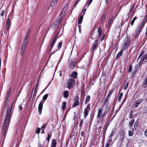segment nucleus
Listing matches in <instances>:
<instances>
[{
    "label": "nucleus",
    "instance_id": "obj_1",
    "mask_svg": "<svg viewBox=\"0 0 147 147\" xmlns=\"http://www.w3.org/2000/svg\"><path fill=\"white\" fill-rule=\"evenodd\" d=\"M14 102H12L10 109L9 106L7 107L6 115L5 118L4 123L3 124L9 126L10 124L11 115L12 114L11 111L12 108L14 107Z\"/></svg>",
    "mask_w": 147,
    "mask_h": 147
},
{
    "label": "nucleus",
    "instance_id": "obj_2",
    "mask_svg": "<svg viewBox=\"0 0 147 147\" xmlns=\"http://www.w3.org/2000/svg\"><path fill=\"white\" fill-rule=\"evenodd\" d=\"M147 22V16H145L144 18L142 19V22L138 26L136 30L135 38H138L139 35L144 28L146 23Z\"/></svg>",
    "mask_w": 147,
    "mask_h": 147
},
{
    "label": "nucleus",
    "instance_id": "obj_3",
    "mask_svg": "<svg viewBox=\"0 0 147 147\" xmlns=\"http://www.w3.org/2000/svg\"><path fill=\"white\" fill-rule=\"evenodd\" d=\"M9 126L3 124L2 126V133L1 135V147L4 144L5 138L7 134Z\"/></svg>",
    "mask_w": 147,
    "mask_h": 147
},
{
    "label": "nucleus",
    "instance_id": "obj_4",
    "mask_svg": "<svg viewBox=\"0 0 147 147\" xmlns=\"http://www.w3.org/2000/svg\"><path fill=\"white\" fill-rule=\"evenodd\" d=\"M75 84V80L72 78H70L68 80L67 88L70 89L73 88Z\"/></svg>",
    "mask_w": 147,
    "mask_h": 147
},
{
    "label": "nucleus",
    "instance_id": "obj_5",
    "mask_svg": "<svg viewBox=\"0 0 147 147\" xmlns=\"http://www.w3.org/2000/svg\"><path fill=\"white\" fill-rule=\"evenodd\" d=\"M130 43V38L127 36L126 39L125 40L122 50L126 49L128 47L129 44Z\"/></svg>",
    "mask_w": 147,
    "mask_h": 147
},
{
    "label": "nucleus",
    "instance_id": "obj_6",
    "mask_svg": "<svg viewBox=\"0 0 147 147\" xmlns=\"http://www.w3.org/2000/svg\"><path fill=\"white\" fill-rule=\"evenodd\" d=\"M27 42L25 40L24 41V42L22 46V49L21 51L20 55L22 56L24 53V51L26 49V47L27 44Z\"/></svg>",
    "mask_w": 147,
    "mask_h": 147
},
{
    "label": "nucleus",
    "instance_id": "obj_7",
    "mask_svg": "<svg viewBox=\"0 0 147 147\" xmlns=\"http://www.w3.org/2000/svg\"><path fill=\"white\" fill-rule=\"evenodd\" d=\"M79 98L78 96H76L74 98V102L73 104L72 107H75L79 105Z\"/></svg>",
    "mask_w": 147,
    "mask_h": 147
},
{
    "label": "nucleus",
    "instance_id": "obj_8",
    "mask_svg": "<svg viewBox=\"0 0 147 147\" xmlns=\"http://www.w3.org/2000/svg\"><path fill=\"white\" fill-rule=\"evenodd\" d=\"M69 68L73 69L76 67V62L75 60H71L69 62Z\"/></svg>",
    "mask_w": 147,
    "mask_h": 147
},
{
    "label": "nucleus",
    "instance_id": "obj_9",
    "mask_svg": "<svg viewBox=\"0 0 147 147\" xmlns=\"http://www.w3.org/2000/svg\"><path fill=\"white\" fill-rule=\"evenodd\" d=\"M98 39H96L94 44H93V48L92 50L93 52H94L95 51L96 49L98 47Z\"/></svg>",
    "mask_w": 147,
    "mask_h": 147
},
{
    "label": "nucleus",
    "instance_id": "obj_10",
    "mask_svg": "<svg viewBox=\"0 0 147 147\" xmlns=\"http://www.w3.org/2000/svg\"><path fill=\"white\" fill-rule=\"evenodd\" d=\"M45 101L42 100L40 103H39L38 106V110L39 113V115H40L42 113V108L43 104L44 103Z\"/></svg>",
    "mask_w": 147,
    "mask_h": 147
},
{
    "label": "nucleus",
    "instance_id": "obj_11",
    "mask_svg": "<svg viewBox=\"0 0 147 147\" xmlns=\"http://www.w3.org/2000/svg\"><path fill=\"white\" fill-rule=\"evenodd\" d=\"M140 61L142 63L143 62H144V63L147 62V53L142 57Z\"/></svg>",
    "mask_w": 147,
    "mask_h": 147
},
{
    "label": "nucleus",
    "instance_id": "obj_12",
    "mask_svg": "<svg viewBox=\"0 0 147 147\" xmlns=\"http://www.w3.org/2000/svg\"><path fill=\"white\" fill-rule=\"evenodd\" d=\"M106 14L104 13L101 16V23L102 24H103L106 21Z\"/></svg>",
    "mask_w": 147,
    "mask_h": 147
},
{
    "label": "nucleus",
    "instance_id": "obj_13",
    "mask_svg": "<svg viewBox=\"0 0 147 147\" xmlns=\"http://www.w3.org/2000/svg\"><path fill=\"white\" fill-rule=\"evenodd\" d=\"M69 92L67 90H65L63 92V96L65 98H67L69 96Z\"/></svg>",
    "mask_w": 147,
    "mask_h": 147
},
{
    "label": "nucleus",
    "instance_id": "obj_14",
    "mask_svg": "<svg viewBox=\"0 0 147 147\" xmlns=\"http://www.w3.org/2000/svg\"><path fill=\"white\" fill-rule=\"evenodd\" d=\"M102 109L101 108H100L98 111L97 115V118L99 119L100 118V117L102 115Z\"/></svg>",
    "mask_w": 147,
    "mask_h": 147
},
{
    "label": "nucleus",
    "instance_id": "obj_15",
    "mask_svg": "<svg viewBox=\"0 0 147 147\" xmlns=\"http://www.w3.org/2000/svg\"><path fill=\"white\" fill-rule=\"evenodd\" d=\"M142 84L143 87L145 88L147 87V76L143 80Z\"/></svg>",
    "mask_w": 147,
    "mask_h": 147
},
{
    "label": "nucleus",
    "instance_id": "obj_16",
    "mask_svg": "<svg viewBox=\"0 0 147 147\" xmlns=\"http://www.w3.org/2000/svg\"><path fill=\"white\" fill-rule=\"evenodd\" d=\"M57 144V140L55 139H53L52 141L51 147H56Z\"/></svg>",
    "mask_w": 147,
    "mask_h": 147
},
{
    "label": "nucleus",
    "instance_id": "obj_17",
    "mask_svg": "<svg viewBox=\"0 0 147 147\" xmlns=\"http://www.w3.org/2000/svg\"><path fill=\"white\" fill-rule=\"evenodd\" d=\"M143 100V99H140V100H138L137 102H136L134 104V107L136 108L138 107V105L142 102Z\"/></svg>",
    "mask_w": 147,
    "mask_h": 147
},
{
    "label": "nucleus",
    "instance_id": "obj_18",
    "mask_svg": "<svg viewBox=\"0 0 147 147\" xmlns=\"http://www.w3.org/2000/svg\"><path fill=\"white\" fill-rule=\"evenodd\" d=\"M6 29L7 30H8L9 29L10 23V19L9 18H8L7 19L6 21Z\"/></svg>",
    "mask_w": 147,
    "mask_h": 147
},
{
    "label": "nucleus",
    "instance_id": "obj_19",
    "mask_svg": "<svg viewBox=\"0 0 147 147\" xmlns=\"http://www.w3.org/2000/svg\"><path fill=\"white\" fill-rule=\"evenodd\" d=\"M98 32L99 37H101L102 33V29L100 27H99L98 29Z\"/></svg>",
    "mask_w": 147,
    "mask_h": 147
},
{
    "label": "nucleus",
    "instance_id": "obj_20",
    "mask_svg": "<svg viewBox=\"0 0 147 147\" xmlns=\"http://www.w3.org/2000/svg\"><path fill=\"white\" fill-rule=\"evenodd\" d=\"M66 11L63 10V9L61 13L60 14V15H61V18L60 19V20H61L62 19V18H61L62 17H63L65 14V13L66 12Z\"/></svg>",
    "mask_w": 147,
    "mask_h": 147
},
{
    "label": "nucleus",
    "instance_id": "obj_21",
    "mask_svg": "<svg viewBox=\"0 0 147 147\" xmlns=\"http://www.w3.org/2000/svg\"><path fill=\"white\" fill-rule=\"evenodd\" d=\"M83 15H80V18L78 20V25H79L81 24L82 22V20L83 19Z\"/></svg>",
    "mask_w": 147,
    "mask_h": 147
},
{
    "label": "nucleus",
    "instance_id": "obj_22",
    "mask_svg": "<svg viewBox=\"0 0 147 147\" xmlns=\"http://www.w3.org/2000/svg\"><path fill=\"white\" fill-rule=\"evenodd\" d=\"M142 64V63L140 61L138 64L136 65L135 69L138 71L140 66Z\"/></svg>",
    "mask_w": 147,
    "mask_h": 147
},
{
    "label": "nucleus",
    "instance_id": "obj_23",
    "mask_svg": "<svg viewBox=\"0 0 147 147\" xmlns=\"http://www.w3.org/2000/svg\"><path fill=\"white\" fill-rule=\"evenodd\" d=\"M30 33V29H28V32H27V35L26 36L25 38V39L24 40V41H25V40H26L27 42L28 41V39H27V37H28V35Z\"/></svg>",
    "mask_w": 147,
    "mask_h": 147
},
{
    "label": "nucleus",
    "instance_id": "obj_24",
    "mask_svg": "<svg viewBox=\"0 0 147 147\" xmlns=\"http://www.w3.org/2000/svg\"><path fill=\"white\" fill-rule=\"evenodd\" d=\"M109 99L106 98L104 105L106 107H108L109 104Z\"/></svg>",
    "mask_w": 147,
    "mask_h": 147
},
{
    "label": "nucleus",
    "instance_id": "obj_25",
    "mask_svg": "<svg viewBox=\"0 0 147 147\" xmlns=\"http://www.w3.org/2000/svg\"><path fill=\"white\" fill-rule=\"evenodd\" d=\"M77 73L76 72H74L71 75V77L74 78H77Z\"/></svg>",
    "mask_w": 147,
    "mask_h": 147
},
{
    "label": "nucleus",
    "instance_id": "obj_26",
    "mask_svg": "<svg viewBox=\"0 0 147 147\" xmlns=\"http://www.w3.org/2000/svg\"><path fill=\"white\" fill-rule=\"evenodd\" d=\"M134 5H132V7H131V8H130V10H129V12L128 13V14H129V15H128V18L127 19V20L126 21H127L128 20V19L129 16V14L130 13H131V12L132 11H133L134 8Z\"/></svg>",
    "mask_w": 147,
    "mask_h": 147
},
{
    "label": "nucleus",
    "instance_id": "obj_27",
    "mask_svg": "<svg viewBox=\"0 0 147 147\" xmlns=\"http://www.w3.org/2000/svg\"><path fill=\"white\" fill-rule=\"evenodd\" d=\"M145 51V49L142 50L138 58V60L140 57L144 54Z\"/></svg>",
    "mask_w": 147,
    "mask_h": 147
},
{
    "label": "nucleus",
    "instance_id": "obj_28",
    "mask_svg": "<svg viewBox=\"0 0 147 147\" xmlns=\"http://www.w3.org/2000/svg\"><path fill=\"white\" fill-rule=\"evenodd\" d=\"M56 41V40H55L54 39H53V41H52L50 45V47L51 48H50V49H51V50L54 46V45H55V42Z\"/></svg>",
    "mask_w": 147,
    "mask_h": 147
},
{
    "label": "nucleus",
    "instance_id": "obj_29",
    "mask_svg": "<svg viewBox=\"0 0 147 147\" xmlns=\"http://www.w3.org/2000/svg\"><path fill=\"white\" fill-rule=\"evenodd\" d=\"M90 99V96L89 95H87L85 100V104L88 102L89 101Z\"/></svg>",
    "mask_w": 147,
    "mask_h": 147
},
{
    "label": "nucleus",
    "instance_id": "obj_30",
    "mask_svg": "<svg viewBox=\"0 0 147 147\" xmlns=\"http://www.w3.org/2000/svg\"><path fill=\"white\" fill-rule=\"evenodd\" d=\"M129 84V82H128L125 83L124 85L123 89L124 90H125L127 88Z\"/></svg>",
    "mask_w": 147,
    "mask_h": 147
},
{
    "label": "nucleus",
    "instance_id": "obj_31",
    "mask_svg": "<svg viewBox=\"0 0 147 147\" xmlns=\"http://www.w3.org/2000/svg\"><path fill=\"white\" fill-rule=\"evenodd\" d=\"M90 110V105L88 104L84 110L89 111Z\"/></svg>",
    "mask_w": 147,
    "mask_h": 147
},
{
    "label": "nucleus",
    "instance_id": "obj_32",
    "mask_svg": "<svg viewBox=\"0 0 147 147\" xmlns=\"http://www.w3.org/2000/svg\"><path fill=\"white\" fill-rule=\"evenodd\" d=\"M88 111L84 110V113L85 118H86V117L87 116L88 113Z\"/></svg>",
    "mask_w": 147,
    "mask_h": 147
},
{
    "label": "nucleus",
    "instance_id": "obj_33",
    "mask_svg": "<svg viewBox=\"0 0 147 147\" xmlns=\"http://www.w3.org/2000/svg\"><path fill=\"white\" fill-rule=\"evenodd\" d=\"M134 119L132 120L129 123V125L130 127H131L133 125V124L134 123Z\"/></svg>",
    "mask_w": 147,
    "mask_h": 147
},
{
    "label": "nucleus",
    "instance_id": "obj_34",
    "mask_svg": "<svg viewBox=\"0 0 147 147\" xmlns=\"http://www.w3.org/2000/svg\"><path fill=\"white\" fill-rule=\"evenodd\" d=\"M66 102H63V105L62 107V109L63 110H64L65 109V108L66 107Z\"/></svg>",
    "mask_w": 147,
    "mask_h": 147
},
{
    "label": "nucleus",
    "instance_id": "obj_35",
    "mask_svg": "<svg viewBox=\"0 0 147 147\" xmlns=\"http://www.w3.org/2000/svg\"><path fill=\"white\" fill-rule=\"evenodd\" d=\"M137 18L136 17H135L132 20L131 22V26L133 25L134 23L135 22V20H136L137 19Z\"/></svg>",
    "mask_w": 147,
    "mask_h": 147
},
{
    "label": "nucleus",
    "instance_id": "obj_36",
    "mask_svg": "<svg viewBox=\"0 0 147 147\" xmlns=\"http://www.w3.org/2000/svg\"><path fill=\"white\" fill-rule=\"evenodd\" d=\"M123 50L122 49L119 51V52L117 54L116 56V57L117 58L120 57L122 54V51Z\"/></svg>",
    "mask_w": 147,
    "mask_h": 147
},
{
    "label": "nucleus",
    "instance_id": "obj_37",
    "mask_svg": "<svg viewBox=\"0 0 147 147\" xmlns=\"http://www.w3.org/2000/svg\"><path fill=\"white\" fill-rule=\"evenodd\" d=\"M48 95L47 94H45L42 98V99L45 100H46L47 98Z\"/></svg>",
    "mask_w": 147,
    "mask_h": 147
},
{
    "label": "nucleus",
    "instance_id": "obj_38",
    "mask_svg": "<svg viewBox=\"0 0 147 147\" xmlns=\"http://www.w3.org/2000/svg\"><path fill=\"white\" fill-rule=\"evenodd\" d=\"M62 43V42H60L58 43V49H60L61 47Z\"/></svg>",
    "mask_w": 147,
    "mask_h": 147
},
{
    "label": "nucleus",
    "instance_id": "obj_39",
    "mask_svg": "<svg viewBox=\"0 0 147 147\" xmlns=\"http://www.w3.org/2000/svg\"><path fill=\"white\" fill-rule=\"evenodd\" d=\"M123 93L122 92L119 95V96L118 97V100H119V101H120V100L121 99L122 96H123Z\"/></svg>",
    "mask_w": 147,
    "mask_h": 147
},
{
    "label": "nucleus",
    "instance_id": "obj_40",
    "mask_svg": "<svg viewBox=\"0 0 147 147\" xmlns=\"http://www.w3.org/2000/svg\"><path fill=\"white\" fill-rule=\"evenodd\" d=\"M51 136L49 134H48L47 136V138H46V140H47L49 142L50 140V139L51 138Z\"/></svg>",
    "mask_w": 147,
    "mask_h": 147
},
{
    "label": "nucleus",
    "instance_id": "obj_41",
    "mask_svg": "<svg viewBox=\"0 0 147 147\" xmlns=\"http://www.w3.org/2000/svg\"><path fill=\"white\" fill-rule=\"evenodd\" d=\"M129 136H132L134 134L133 132L130 130H129L128 131Z\"/></svg>",
    "mask_w": 147,
    "mask_h": 147
},
{
    "label": "nucleus",
    "instance_id": "obj_42",
    "mask_svg": "<svg viewBox=\"0 0 147 147\" xmlns=\"http://www.w3.org/2000/svg\"><path fill=\"white\" fill-rule=\"evenodd\" d=\"M138 122H136L134 124V127L135 129H136L138 127Z\"/></svg>",
    "mask_w": 147,
    "mask_h": 147
},
{
    "label": "nucleus",
    "instance_id": "obj_43",
    "mask_svg": "<svg viewBox=\"0 0 147 147\" xmlns=\"http://www.w3.org/2000/svg\"><path fill=\"white\" fill-rule=\"evenodd\" d=\"M107 112L108 111L107 110L105 111H104V113L103 115H102V117H103L105 116L106 114H107Z\"/></svg>",
    "mask_w": 147,
    "mask_h": 147
},
{
    "label": "nucleus",
    "instance_id": "obj_44",
    "mask_svg": "<svg viewBox=\"0 0 147 147\" xmlns=\"http://www.w3.org/2000/svg\"><path fill=\"white\" fill-rule=\"evenodd\" d=\"M40 129L39 127H38L36 130V133L39 134L40 132Z\"/></svg>",
    "mask_w": 147,
    "mask_h": 147
},
{
    "label": "nucleus",
    "instance_id": "obj_45",
    "mask_svg": "<svg viewBox=\"0 0 147 147\" xmlns=\"http://www.w3.org/2000/svg\"><path fill=\"white\" fill-rule=\"evenodd\" d=\"M86 11V8H84L82 9V14L83 13V14L82 15H83L85 14V12Z\"/></svg>",
    "mask_w": 147,
    "mask_h": 147
},
{
    "label": "nucleus",
    "instance_id": "obj_46",
    "mask_svg": "<svg viewBox=\"0 0 147 147\" xmlns=\"http://www.w3.org/2000/svg\"><path fill=\"white\" fill-rule=\"evenodd\" d=\"M83 120H81V122L80 123V124H79V127H82L83 124Z\"/></svg>",
    "mask_w": 147,
    "mask_h": 147
},
{
    "label": "nucleus",
    "instance_id": "obj_47",
    "mask_svg": "<svg viewBox=\"0 0 147 147\" xmlns=\"http://www.w3.org/2000/svg\"><path fill=\"white\" fill-rule=\"evenodd\" d=\"M47 125V124H45L43 125H42L41 127V128L42 129H44L46 127V126Z\"/></svg>",
    "mask_w": 147,
    "mask_h": 147
},
{
    "label": "nucleus",
    "instance_id": "obj_48",
    "mask_svg": "<svg viewBox=\"0 0 147 147\" xmlns=\"http://www.w3.org/2000/svg\"><path fill=\"white\" fill-rule=\"evenodd\" d=\"M132 65H130L129 66V68L128 69V71L129 72H130L131 71L132 69Z\"/></svg>",
    "mask_w": 147,
    "mask_h": 147
},
{
    "label": "nucleus",
    "instance_id": "obj_49",
    "mask_svg": "<svg viewBox=\"0 0 147 147\" xmlns=\"http://www.w3.org/2000/svg\"><path fill=\"white\" fill-rule=\"evenodd\" d=\"M5 11L4 10H2L1 11V16H3L5 14Z\"/></svg>",
    "mask_w": 147,
    "mask_h": 147
},
{
    "label": "nucleus",
    "instance_id": "obj_50",
    "mask_svg": "<svg viewBox=\"0 0 147 147\" xmlns=\"http://www.w3.org/2000/svg\"><path fill=\"white\" fill-rule=\"evenodd\" d=\"M9 95H6V102H5V107H4V108H5V106H6V103H7V100H9L8 99V98H9Z\"/></svg>",
    "mask_w": 147,
    "mask_h": 147
},
{
    "label": "nucleus",
    "instance_id": "obj_51",
    "mask_svg": "<svg viewBox=\"0 0 147 147\" xmlns=\"http://www.w3.org/2000/svg\"><path fill=\"white\" fill-rule=\"evenodd\" d=\"M55 3L52 2L51 4V5L49 7V8H52L53 6Z\"/></svg>",
    "mask_w": 147,
    "mask_h": 147
},
{
    "label": "nucleus",
    "instance_id": "obj_52",
    "mask_svg": "<svg viewBox=\"0 0 147 147\" xmlns=\"http://www.w3.org/2000/svg\"><path fill=\"white\" fill-rule=\"evenodd\" d=\"M92 0H88V5L87 6V8H88V7L89 5L91 3Z\"/></svg>",
    "mask_w": 147,
    "mask_h": 147
},
{
    "label": "nucleus",
    "instance_id": "obj_53",
    "mask_svg": "<svg viewBox=\"0 0 147 147\" xmlns=\"http://www.w3.org/2000/svg\"><path fill=\"white\" fill-rule=\"evenodd\" d=\"M110 144V143H109V141L108 143H106L105 147H109Z\"/></svg>",
    "mask_w": 147,
    "mask_h": 147
},
{
    "label": "nucleus",
    "instance_id": "obj_54",
    "mask_svg": "<svg viewBox=\"0 0 147 147\" xmlns=\"http://www.w3.org/2000/svg\"><path fill=\"white\" fill-rule=\"evenodd\" d=\"M114 91V90L113 89H112L109 92V94L111 95L113 93V92Z\"/></svg>",
    "mask_w": 147,
    "mask_h": 147
},
{
    "label": "nucleus",
    "instance_id": "obj_55",
    "mask_svg": "<svg viewBox=\"0 0 147 147\" xmlns=\"http://www.w3.org/2000/svg\"><path fill=\"white\" fill-rule=\"evenodd\" d=\"M137 70L136 69H134L133 71L132 72V74L133 75L134 74V75L136 74V73L137 71Z\"/></svg>",
    "mask_w": 147,
    "mask_h": 147
},
{
    "label": "nucleus",
    "instance_id": "obj_56",
    "mask_svg": "<svg viewBox=\"0 0 147 147\" xmlns=\"http://www.w3.org/2000/svg\"><path fill=\"white\" fill-rule=\"evenodd\" d=\"M58 34H57L55 36V37H54L53 39H54L55 40H57V37L58 36Z\"/></svg>",
    "mask_w": 147,
    "mask_h": 147
},
{
    "label": "nucleus",
    "instance_id": "obj_57",
    "mask_svg": "<svg viewBox=\"0 0 147 147\" xmlns=\"http://www.w3.org/2000/svg\"><path fill=\"white\" fill-rule=\"evenodd\" d=\"M80 135L82 137H83L84 136L83 132L82 131L80 132Z\"/></svg>",
    "mask_w": 147,
    "mask_h": 147
},
{
    "label": "nucleus",
    "instance_id": "obj_58",
    "mask_svg": "<svg viewBox=\"0 0 147 147\" xmlns=\"http://www.w3.org/2000/svg\"><path fill=\"white\" fill-rule=\"evenodd\" d=\"M144 135L146 137H147V129H146L144 132Z\"/></svg>",
    "mask_w": 147,
    "mask_h": 147
},
{
    "label": "nucleus",
    "instance_id": "obj_59",
    "mask_svg": "<svg viewBox=\"0 0 147 147\" xmlns=\"http://www.w3.org/2000/svg\"><path fill=\"white\" fill-rule=\"evenodd\" d=\"M114 136V134H113V132H112L111 133V135L110 136H109V138H111L113 136Z\"/></svg>",
    "mask_w": 147,
    "mask_h": 147
},
{
    "label": "nucleus",
    "instance_id": "obj_60",
    "mask_svg": "<svg viewBox=\"0 0 147 147\" xmlns=\"http://www.w3.org/2000/svg\"><path fill=\"white\" fill-rule=\"evenodd\" d=\"M81 25H78V28H79V31L80 32V31H81Z\"/></svg>",
    "mask_w": 147,
    "mask_h": 147
},
{
    "label": "nucleus",
    "instance_id": "obj_61",
    "mask_svg": "<svg viewBox=\"0 0 147 147\" xmlns=\"http://www.w3.org/2000/svg\"><path fill=\"white\" fill-rule=\"evenodd\" d=\"M110 97H111V95H110L109 94L108 95H107L106 98H108L109 99Z\"/></svg>",
    "mask_w": 147,
    "mask_h": 147
},
{
    "label": "nucleus",
    "instance_id": "obj_62",
    "mask_svg": "<svg viewBox=\"0 0 147 147\" xmlns=\"http://www.w3.org/2000/svg\"><path fill=\"white\" fill-rule=\"evenodd\" d=\"M36 87H34L33 89H32V92H33V91L34 90V92H35L36 91Z\"/></svg>",
    "mask_w": 147,
    "mask_h": 147
},
{
    "label": "nucleus",
    "instance_id": "obj_63",
    "mask_svg": "<svg viewBox=\"0 0 147 147\" xmlns=\"http://www.w3.org/2000/svg\"><path fill=\"white\" fill-rule=\"evenodd\" d=\"M58 0H53L52 2L55 4L57 2Z\"/></svg>",
    "mask_w": 147,
    "mask_h": 147
},
{
    "label": "nucleus",
    "instance_id": "obj_64",
    "mask_svg": "<svg viewBox=\"0 0 147 147\" xmlns=\"http://www.w3.org/2000/svg\"><path fill=\"white\" fill-rule=\"evenodd\" d=\"M67 7H65L64 6L63 8V10H64L65 11H66V10L67 9Z\"/></svg>",
    "mask_w": 147,
    "mask_h": 147
}]
</instances>
